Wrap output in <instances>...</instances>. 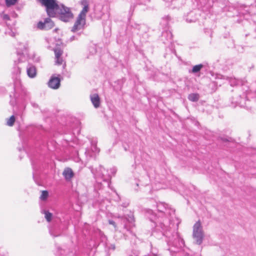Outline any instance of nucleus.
<instances>
[{
  "label": "nucleus",
  "mask_w": 256,
  "mask_h": 256,
  "mask_svg": "<svg viewBox=\"0 0 256 256\" xmlns=\"http://www.w3.org/2000/svg\"><path fill=\"white\" fill-rule=\"evenodd\" d=\"M43 6L46 8L48 14L50 17L55 16L56 12L54 9L58 8V4L56 3V0H38Z\"/></svg>",
  "instance_id": "f257e3e1"
},
{
  "label": "nucleus",
  "mask_w": 256,
  "mask_h": 256,
  "mask_svg": "<svg viewBox=\"0 0 256 256\" xmlns=\"http://www.w3.org/2000/svg\"><path fill=\"white\" fill-rule=\"evenodd\" d=\"M58 8L54 9V12H57L60 14V18L62 20L67 22L72 18L73 14L70 8L66 7L64 5H58Z\"/></svg>",
  "instance_id": "f03ea898"
},
{
  "label": "nucleus",
  "mask_w": 256,
  "mask_h": 256,
  "mask_svg": "<svg viewBox=\"0 0 256 256\" xmlns=\"http://www.w3.org/2000/svg\"><path fill=\"white\" fill-rule=\"evenodd\" d=\"M192 236L196 244H200L202 243L204 238V232L200 220L197 222L193 226Z\"/></svg>",
  "instance_id": "7ed1b4c3"
},
{
  "label": "nucleus",
  "mask_w": 256,
  "mask_h": 256,
  "mask_svg": "<svg viewBox=\"0 0 256 256\" xmlns=\"http://www.w3.org/2000/svg\"><path fill=\"white\" fill-rule=\"evenodd\" d=\"M54 26V23L49 18H46L44 22H39L37 24L38 29L42 30H49Z\"/></svg>",
  "instance_id": "20e7f679"
},
{
  "label": "nucleus",
  "mask_w": 256,
  "mask_h": 256,
  "mask_svg": "<svg viewBox=\"0 0 256 256\" xmlns=\"http://www.w3.org/2000/svg\"><path fill=\"white\" fill-rule=\"evenodd\" d=\"M86 24V20L78 16L72 28V32H75L84 28Z\"/></svg>",
  "instance_id": "39448f33"
},
{
  "label": "nucleus",
  "mask_w": 256,
  "mask_h": 256,
  "mask_svg": "<svg viewBox=\"0 0 256 256\" xmlns=\"http://www.w3.org/2000/svg\"><path fill=\"white\" fill-rule=\"evenodd\" d=\"M96 174L103 178L104 180H107L110 178V176L108 174V171L102 166H100L99 167L96 168Z\"/></svg>",
  "instance_id": "423d86ee"
},
{
  "label": "nucleus",
  "mask_w": 256,
  "mask_h": 256,
  "mask_svg": "<svg viewBox=\"0 0 256 256\" xmlns=\"http://www.w3.org/2000/svg\"><path fill=\"white\" fill-rule=\"evenodd\" d=\"M60 79L58 77L52 76L48 82V86L53 89H58L60 86Z\"/></svg>",
  "instance_id": "0eeeda50"
},
{
  "label": "nucleus",
  "mask_w": 256,
  "mask_h": 256,
  "mask_svg": "<svg viewBox=\"0 0 256 256\" xmlns=\"http://www.w3.org/2000/svg\"><path fill=\"white\" fill-rule=\"evenodd\" d=\"M90 100L94 106L97 108L100 107V98L97 94L90 95Z\"/></svg>",
  "instance_id": "6e6552de"
},
{
  "label": "nucleus",
  "mask_w": 256,
  "mask_h": 256,
  "mask_svg": "<svg viewBox=\"0 0 256 256\" xmlns=\"http://www.w3.org/2000/svg\"><path fill=\"white\" fill-rule=\"evenodd\" d=\"M82 4L84 5L82 10L78 16V17L86 20V14L88 11V4L86 0H83Z\"/></svg>",
  "instance_id": "1a4fd4ad"
},
{
  "label": "nucleus",
  "mask_w": 256,
  "mask_h": 256,
  "mask_svg": "<svg viewBox=\"0 0 256 256\" xmlns=\"http://www.w3.org/2000/svg\"><path fill=\"white\" fill-rule=\"evenodd\" d=\"M62 174L66 180H70L74 175V174L70 168H66L64 170Z\"/></svg>",
  "instance_id": "9d476101"
},
{
  "label": "nucleus",
  "mask_w": 256,
  "mask_h": 256,
  "mask_svg": "<svg viewBox=\"0 0 256 256\" xmlns=\"http://www.w3.org/2000/svg\"><path fill=\"white\" fill-rule=\"evenodd\" d=\"M27 74L30 78H34L36 75V68L33 66H30L27 68Z\"/></svg>",
  "instance_id": "9b49d317"
},
{
  "label": "nucleus",
  "mask_w": 256,
  "mask_h": 256,
  "mask_svg": "<svg viewBox=\"0 0 256 256\" xmlns=\"http://www.w3.org/2000/svg\"><path fill=\"white\" fill-rule=\"evenodd\" d=\"M188 98L192 102H197L199 99V95L198 94H191L188 95Z\"/></svg>",
  "instance_id": "f8f14e48"
},
{
  "label": "nucleus",
  "mask_w": 256,
  "mask_h": 256,
  "mask_svg": "<svg viewBox=\"0 0 256 256\" xmlns=\"http://www.w3.org/2000/svg\"><path fill=\"white\" fill-rule=\"evenodd\" d=\"M167 204L162 202H160L157 204L158 210L160 212H164V210L166 209Z\"/></svg>",
  "instance_id": "ddd939ff"
},
{
  "label": "nucleus",
  "mask_w": 256,
  "mask_h": 256,
  "mask_svg": "<svg viewBox=\"0 0 256 256\" xmlns=\"http://www.w3.org/2000/svg\"><path fill=\"white\" fill-rule=\"evenodd\" d=\"M203 66L202 64L194 66L192 70V72L195 74L199 72Z\"/></svg>",
  "instance_id": "4468645a"
},
{
  "label": "nucleus",
  "mask_w": 256,
  "mask_h": 256,
  "mask_svg": "<svg viewBox=\"0 0 256 256\" xmlns=\"http://www.w3.org/2000/svg\"><path fill=\"white\" fill-rule=\"evenodd\" d=\"M15 122V118L14 116H12L7 120L6 124L8 126H12L14 125Z\"/></svg>",
  "instance_id": "2eb2a0df"
},
{
  "label": "nucleus",
  "mask_w": 256,
  "mask_h": 256,
  "mask_svg": "<svg viewBox=\"0 0 256 256\" xmlns=\"http://www.w3.org/2000/svg\"><path fill=\"white\" fill-rule=\"evenodd\" d=\"M48 196V192L46 190H43L42 192V194L40 196V199L42 200H45L47 199Z\"/></svg>",
  "instance_id": "dca6fc26"
},
{
  "label": "nucleus",
  "mask_w": 256,
  "mask_h": 256,
  "mask_svg": "<svg viewBox=\"0 0 256 256\" xmlns=\"http://www.w3.org/2000/svg\"><path fill=\"white\" fill-rule=\"evenodd\" d=\"M55 57L56 58L61 57V56L62 54V50L60 48H56L54 50Z\"/></svg>",
  "instance_id": "f3484780"
},
{
  "label": "nucleus",
  "mask_w": 256,
  "mask_h": 256,
  "mask_svg": "<svg viewBox=\"0 0 256 256\" xmlns=\"http://www.w3.org/2000/svg\"><path fill=\"white\" fill-rule=\"evenodd\" d=\"M44 214H45V218L46 220L48 222H50L52 220V214L50 212L48 211H45Z\"/></svg>",
  "instance_id": "a211bd4d"
},
{
  "label": "nucleus",
  "mask_w": 256,
  "mask_h": 256,
  "mask_svg": "<svg viewBox=\"0 0 256 256\" xmlns=\"http://www.w3.org/2000/svg\"><path fill=\"white\" fill-rule=\"evenodd\" d=\"M125 220L132 225H133V222H134V217L133 215L131 214L130 216H128L127 217H126Z\"/></svg>",
  "instance_id": "6ab92c4d"
},
{
  "label": "nucleus",
  "mask_w": 256,
  "mask_h": 256,
  "mask_svg": "<svg viewBox=\"0 0 256 256\" xmlns=\"http://www.w3.org/2000/svg\"><path fill=\"white\" fill-rule=\"evenodd\" d=\"M6 4L8 6H10L16 4L17 0H6Z\"/></svg>",
  "instance_id": "aec40b11"
},
{
  "label": "nucleus",
  "mask_w": 256,
  "mask_h": 256,
  "mask_svg": "<svg viewBox=\"0 0 256 256\" xmlns=\"http://www.w3.org/2000/svg\"><path fill=\"white\" fill-rule=\"evenodd\" d=\"M63 62L62 58L61 57L56 58V63L57 64L60 65Z\"/></svg>",
  "instance_id": "412c9836"
},
{
  "label": "nucleus",
  "mask_w": 256,
  "mask_h": 256,
  "mask_svg": "<svg viewBox=\"0 0 256 256\" xmlns=\"http://www.w3.org/2000/svg\"><path fill=\"white\" fill-rule=\"evenodd\" d=\"M92 152H100V150L96 147L95 144H92Z\"/></svg>",
  "instance_id": "4be33fe9"
},
{
  "label": "nucleus",
  "mask_w": 256,
  "mask_h": 256,
  "mask_svg": "<svg viewBox=\"0 0 256 256\" xmlns=\"http://www.w3.org/2000/svg\"><path fill=\"white\" fill-rule=\"evenodd\" d=\"M108 223L110 224H112V226H114L116 230V224L115 223V222L113 220H109L108 221Z\"/></svg>",
  "instance_id": "5701e85b"
},
{
  "label": "nucleus",
  "mask_w": 256,
  "mask_h": 256,
  "mask_svg": "<svg viewBox=\"0 0 256 256\" xmlns=\"http://www.w3.org/2000/svg\"><path fill=\"white\" fill-rule=\"evenodd\" d=\"M2 18L4 20H8L10 19V17H9V16L8 14H4L2 16Z\"/></svg>",
  "instance_id": "b1692460"
},
{
  "label": "nucleus",
  "mask_w": 256,
  "mask_h": 256,
  "mask_svg": "<svg viewBox=\"0 0 256 256\" xmlns=\"http://www.w3.org/2000/svg\"><path fill=\"white\" fill-rule=\"evenodd\" d=\"M232 84H234V85H236V84H236V83L235 82V80H232L230 81V85H232Z\"/></svg>",
  "instance_id": "393cba45"
},
{
  "label": "nucleus",
  "mask_w": 256,
  "mask_h": 256,
  "mask_svg": "<svg viewBox=\"0 0 256 256\" xmlns=\"http://www.w3.org/2000/svg\"><path fill=\"white\" fill-rule=\"evenodd\" d=\"M70 41H71V42L74 40H75V36H72V37H70Z\"/></svg>",
  "instance_id": "a878e982"
},
{
  "label": "nucleus",
  "mask_w": 256,
  "mask_h": 256,
  "mask_svg": "<svg viewBox=\"0 0 256 256\" xmlns=\"http://www.w3.org/2000/svg\"><path fill=\"white\" fill-rule=\"evenodd\" d=\"M222 140L224 142H227L228 140L226 138H222Z\"/></svg>",
  "instance_id": "bb28decb"
},
{
  "label": "nucleus",
  "mask_w": 256,
  "mask_h": 256,
  "mask_svg": "<svg viewBox=\"0 0 256 256\" xmlns=\"http://www.w3.org/2000/svg\"><path fill=\"white\" fill-rule=\"evenodd\" d=\"M124 228H126V229H127V228H127V226H126V225H124Z\"/></svg>",
  "instance_id": "cd10ccee"
}]
</instances>
